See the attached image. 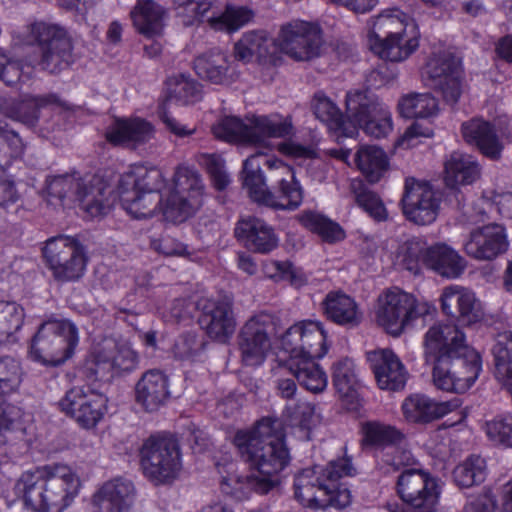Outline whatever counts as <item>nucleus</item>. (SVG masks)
<instances>
[{
  "label": "nucleus",
  "mask_w": 512,
  "mask_h": 512,
  "mask_svg": "<svg viewBox=\"0 0 512 512\" xmlns=\"http://www.w3.org/2000/svg\"><path fill=\"white\" fill-rule=\"evenodd\" d=\"M233 443L250 473L245 477H223L221 489L237 499L245 498L250 491L266 494L278 483V474L289 464L290 455L284 443L281 423L263 418L250 429L238 430Z\"/></svg>",
  "instance_id": "f257e3e1"
},
{
  "label": "nucleus",
  "mask_w": 512,
  "mask_h": 512,
  "mask_svg": "<svg viewBox=\"0 0 512 512\" xmlns=\"http://www.w3.org/2000/svg\"><path fill=\"white\" fill-rule=\"evenodd\" d=\"M122 207L135 219L152 217L160 209L173 222H183L204 204L205 184L201 174L188 166H178L173 175V188L165 198L137 190L119 188Z\"/></svg>",
  "instance_id": "f03ea898"
},
{
  "label": "nucleus",
  "mask_w": 512,
  "mask_h": 512,
  "mask_svg": "<svg viewBox=\"0 0 512 512\" xmlns=\"http://www.w3.org/2000/svg\"><path fill=\"white\" fill-rule=\"evenodd\" d=\"M243 184L251 199L276 210H295L303 201V189L291 166L261 153L243 164Z\"/></svg>",
  "instance_id": "7ed1b4c3"
},
{
  "label": "nucleus",
  "mask_w": 512,
  "mask_h": 512,
  "mask_svg": "<svg viewBox=\"0 0 512 512\" xmlns=\"http://www.w3.org/2000/svg\"><path fill=\"white\" fill-rule=\"evenodd\" d=\"M15 488L31 510L62 512L78 496L81 480L72 467L53 463L24 472Z\"/></svg>",
  "instance_id": "20e7f679"
},
{
  "label": "nucleus",
  "mask_w": 512,
  "mask_h": 512,
  "mask_svg": "<svg viewBox=\"0 0 512 512\" xmlns=\"http://www.w3.org/2000/svg\"><path fill=\"white\" fill-rule=\"evenodd\" d=\"M354 474L355 468L348 457L332 460L325 467L305 468L294 477V498L312 509L346 508L352 502V495L341 479Z\"/></svg>",
  "instance_id": "39448f33"
},
{
  "label": "nucleus",
  "mask_w": 512,
  "mask_h": 512,
  "mask_svg": "<svg viewBox=\"0 0 512 512\" xmlns=\"http://www.w3.org/2000/svg\"><path fill=\"white\" fill-rule=\"evenodd\" d=\"M47 191L50 196L60 200L77 201L81 210L91 218L106 215L112 207L110 187L95 175L52 176L47 179Z\"/></svg>",
  "instance_id": "423d86ee"
},
{
  "label": "nucleus",
  "mask_w": 512,
  "mask_h": 512,
  "mask_svg": "<svg viewBox=\"0 0 512 512\" xmlns=\"http://www.w3.org/2000/svg\"><path fill=\"white\" fill-rule=\"evenodd\" d=\"M22 40L28 45H37L39 57L36 66L44 72L59 74L74 62L71 39L57 25L32 23L22 33Z\"/></svg>",
  "instance_id": "0eeeda50"
},
{
  "label": "nucleus",
  "mask_w": 512,
  "mask_h": 512,
  "mask_svg": "<svg viewBox=\"0 0 512 512\" xmlns=\"http://www.w3.org/2000/svg\"><path fill=\"white\" fill-rule=\"evenodd\" d=\"M292 131L291 120L280 115L255 116L248 123L235 116H226L212 126V133L218 139L253 145H262L268 138L289 136Z\"/></svg>",
  "instance_id": "6e6552de"
},
{
  "label": "nucleus",
  "mask_w": 512,
  "mask_h": 512,
  "mask_svg": "<svg viewBox=\"0 0 512 512\" xmlns=\"http://www.w3.org/2000/svg\"><path fill=\"white\" fill-rule=\"evenodd\" d=\"M407 26V17L402 12L380 14L368 34L370 50L392 62L406 59L418 47L416 37H406Z\"/></svg>",
  "instance_id": "1a4fd4ad"
},
{
  "label": "nucleus",
  "mask_w": 512,
  "mask_h": 512,
  "mask_svg": "<svg viewBox=\"0 0 512 512\" xmlns=\"http://www.w3.org/2000/svg\"><path fill=\"white\" fill-rule=\"evenodd\" d=\"M78 330L66 319L43 322L30 346L31 358L44 365L58 366L71 357L78 344Z\"/></svg>",
  "instance_id": "9d476101"
},
{
  "label": "nucleus",
  "mask_w": 512,
  "mask_h": 512,
  "mask_svg": "<svg viewBox=\"0 0 512 512\" xmlns=\"http://www.w3.org/2000/svg\"><path fill=\"white\" fill-rule=\"evenodd\" d=\"M396 492L404 504L387 503L388 512H435L441 489L438 480L429 472L408 468L397 477Z\"/></svg>",
  "instance_id": "9b49d317"
},
{
  "label": "nucleus",
  "mask_w": 512,
  "mask_h": 512,
  "mask_svg": "<svg viewBox=\"0 0 512 512\" xmlns=\"http://www.w3.org/2000/svg\"><path fill=\"white\" fill-rule=\"evenodd\" d=\"M432 310L433 306L428 302L419 301L412 294L393 288L378 297L375 319L388 334L398 337L415 320L429 315Z\"/></svg>",
  "instance_id": "f8f14e48"
},
{
  "label": "nucleus",
  "mask_w": 512,
  "mask_h": 512,
  "mask_svg": "<svg viewBox=\"0 0 512 512\" xmlns=\"http://www.w3.org/2000/svg\"><path fill=\"white\" fill-rule=\"evenodd\" d=\"M140 464L144 475L154 484L171 483L182 468L177 441L167 436H150L140 449Z\"/></svg>",
  "instance_id": "ddd939ff"
},
{
  "label": "nucleus",
  "mask_w": 512,
  "mask_h": 512,
  "mask_svg": "<svg viewBox=\"0 0 512 512\" xmlns=\"http://www.w3.org/2000/svg\"><path fill=\"white\" fill-rule=\"evenodd\" d=\"M481 368L477 351L470 346L460 347L456 355L433 367V384L439 390L464 393L475 383Z\"/></svg>",
  "instance_id": "4468645a"
},
{
  "label": "nucleus",
  "mask_w": 512,
  "mask_h": 512,
  "mask_svg": "<svg viewBox=\"0 0 512 512\" xmlns=\"http://www.w3.org/2000/svg\"><path fill=\"white\" fill-rule=\"evenodd\" d=\"M43 256L58 282H74L85 273L87 258L83 245L69 236H56L46 241Z\"/></svg>",
  "instance_id": "2eb2a0df"
},
{
  "label": "nucleus",
  "mask_w": 512,
  "mask_h": 512,
  "mask_svg": "<svg viewBox=\"0 0 512 512\" xmlns=\"http://www.w3.org/2000/svg\"><path fill=\"white\" fill-rule=\"evenodd\" d=\"M346 107L354 122L352 134L356 125L375 138L386 137L393 129L392 115L388 107L369 90L349 92Z\"/></svg>",
  "instance_id": "dca6fc26"
},
{
  "label": "nucleus",
  "mask_w": 512,
  "mask_h": 512,
  "mask_svg": "<svg viewBox=\"0 0 512 512\" xmlns=\"http://www.w3.org/2000/svg\"><path fill=\"white\" fill-rule=\"evenodd\" d=\"M139 364V355L127 342L106 341L87 359L84 372L92 380H105L131 372Z\"/></svg>",
  "instance_id": "f3484780"
},
{
  "label": "nucleus",
  "mask_w": 512,
  "mask_h": 512,
  "mask_svg": "<svg viewBox=\"0 0 512 512\" xmlns=\"http://www.w3.org/2000/svg\"><path fill=\"white\" fill-rule=\"evenodd\" d=\"M275 45L281 53L294 61H310L321 53V28L304 20L289 21L280 27Z\"/></svg>",
  "instance_id": "a211bd4d"
},
{
  "label": "nucleus",
  "mask_w": 512,
  "mask_h": 512,
  "mask_svg": "<svg viewBox=\"0 0 512 512\" xmlns=\"http://www.w3.org/2000/svg\"><path fill=\"white\" fill-rule=\"evenodd\" d=\"M274 332L273 317L259 313L246 321L238 335L242 362L247 366L260 365L271 348Z\"/></svg>",
  "instance_id": "6ab92c4d"
},
{
  "label": "nucleus",
  "mask_w": 512,
  "mask_h": 512,
  "mask_svg": "<svg viewBox=\"0 0 512 512\" xmlns=\"http://www.w3.org/2000/svg\"><path fill=\"white\" fill-rule=\"evenodd\" d=\"M401 203L409 221L417 225H429L438 216L441 197L429 183L408 179Z\"/></svg>",
  "instance_id": "aec40b11"
},
{
  "label": "nucleus",
  "mask_w": 512,
  "mask_h": 512,
  "mask_svg": "<svg viewBox=\"0 0 512 512\" xmlns=\"http://www.w3.org/2000/svg\"><path fill=\"white\" fill-rule=\"evenodd\" d=\"M282 346L289 357L322 358L327 352L326 332L320 322L303 321L286 331Z\"/></svg>",
  "instance_id": "412c9836"
},
{
  "label": "nucleus",
  "mask_w": 512,
  "mask_h": 512,
  "mask_svg": "<svg viewBox=\"0 0 512 512\" xmlns=\"http://www.w3.org/2000/svg\"><path fill=\"white\" fill-rule=\"evenodd\" d=\"M107 398L91 389L74 387L59 401L62 412L71 416L84 428H93L102 419Z\"/></svg>",
  "instance_id": "4be33fe9"
},
{
  "label": "nucleus",
  "mask_w": 512,
  "mask_h": 512,
  "mask_svg": "<svg viewBox=\"0 0 512 512\" xmlns=\"http://www.w3.org/2000/svg\"><path fill=\"white\" fill-rule=\"evenodd\" d=\"M424 358L427 364L436 367L457 354V349L467 347L464 334L455 325L436 323L424 335Z\"/></svg>",
  "instance_id": "5701e85b"
},
{
  "label": "nucleus",
  "mask_w": 512,
  "mask_h": 512,
  "mask_svg": "<svg viewBox=\"0 0 512 512\" xmlns=\"http://www.w3.org/2000/svg\"><path fill=\"white\" fill-rule=\"evenodd\" d=\"M509 242L505 228L496 223L473 229L463 244L465 253L482 261H490L505 253Z\"/></svg>",
  "instance_id": "b1692460"
},
{
  "label": "nucleus",
  "mask_w": 512,
  "mask_h": 512,
  "mask_svg": "<svg viewBox=\"0 0 512 512\" xmlns=\"http://www.w3.org/2000/svg\"><path fill=\"white\" fill-rule=\"evenodd\" d=\"M429 85L440 91L446 102L454 104L461 95V68L449 54L435 55L427 63Z\"/></svg>",
  "instance_id": "393cba45"
},
{
  "label": "nucleus",
  "mask_w": 512,
  "mask_h": 512,
  "mask_svg": "<svg viewBox=\"0 0 512 512\" xmlns=\"http://www.w3.org/2000/svg\"><path fill=\"white\" fill-rule=\"evenodd\" d=\"M440 302L442 312L461 325L475 324L483 317L479 300L468 288L458 285L447 286L442 290Z\"/></svg>",
  "instance_id": "a878e982"
},
{
  "label": "nucleus",
  "mask_w": 512,
  "mask_h": 512,
  "mask_svg": "<svg viewBox=\"0 0 512 512\" xmlns=\"http://www.w3.org/2000/svg\"><path fill=\"white\" fill-rule=\"evenodd\" d=\"M367 360L377 385L382 390H402L408 373L399 357L390 349H378L367 353Z\"/></svg>",
  "instance_id": "bb28decb"
},
{
  "label": "nucleus",
  "mask_w": 512,
  "mask_h": 512,
  "mask_svg": "<svg viewBox=\"0 0 512 512\" xmlns=\"http://www.w3.org/2000/svg\"><path fill=\"white\" fill-rule=\"evenodd\" d=\"M135 498L133 483L117 477L105 482L93 495L94 512H128Z\"/></svg>",
  "instance_id": "cd10ccee"
},
{
  "label": "nucleus",
  "mask_w": 512,
  "mask_h": 512,
  "mask_svg": "<svg viewBox=\"0 0 512 512\" xmlns=\"http://www.w3.org/2000/svg\"><path fill=\"white\" fill-rule=\"evenodd\" d=\"M200 323L210 338L225 343L236 328L232 302L228 299L207 301Z\"/></svg>",
  "instance_id": "c85d7f7f"
},
{
  "label": "nucleus",
  "mask_w": 512,
  "mask_h": 512,
  "mask_svg": "<svg viewBox=\"0 0 512 512\" xmlns=\"http://www.w3.org/2000/svg\"><path fill=\"white\" fill-rule=\"evenodd\" d=\"M155 135L154 126L142 118L116 119L106 130V140L115 145L135 149Z\"/></svg>",
  "instance_id": "c756f323"
},
{
  "label": "nucleus",
  "mask_w": 512,
  "mask_h": 512,
  "mask_svg": "<svg viewBox=\"0 0 512 512\" xmlns=\"http://www.w3.org/2000/svg\"><path fill=\"white\" fill-rule=\"evenodd\" d=\"M459 406L460 401L457 398L436 401L423 394H412L404 399L401 409L407 421L429 423L456 410Z\"/></svg>",
  "instance_id": "7c9ffc66"
},
{
  "label": "nucleus",
  "mask_w": 512,
  "mask_h": 512,
  "mask_svg": "<svg viewBox=\"0 0 512 512\" xmlns=\"http://www.w3.org/2000/svg\"><path fill=\"white\" fill-rule=\"evenodd\" d=\"M135 396L146 411L158 410L170 398L168 376L158 369L146 371L136 383Z\"/></svg>",
  "instance_id": "2f4dec72"
},
{
  "label": "nucleus",
  "mask_w": 512,
  "mask_h": 512,
  "mask_svg": "<svg viewBox=\"0 0 512 512\" xmlns=\"http://www.w3.org/2000/svg\"><path fill=\"white\" fill-rule=\"evenodd\" d=\"M194 70L203 80L216 85L230 83L235 75V69L227 52L210 49L194 60Z\"/></svg>",
  "instance_id": "473e14b6"
},
{
  "label": "nucleus",
  "mask_w": 512,
  "mask_h": 512,
  "mask_svg": "<svg viewBox=\"0 0 512 512\" xmlns=\"http://www.w3.org/2000/svg\"><path fill=\"white\" fill-rule=\"evenodd\" d=\"M465 141L475 145L480 152L491 160H499L503 144L496 134V126L481 118H474L462 124Z\"/></svg>",
  "instance_id": "72a5a7b5"
},
{
  "label": "nucleus",
  "mask_w": 512,
  "mask_h": 512,
  "mask_svg": "<svg viewBox=\"0 0 512 512\" xmlns=\"http://www.w3.org/2000/svg\"><path fill=\"white\" fill-rule=\"evenodd\" d=\"M362 448L372 452L374 459L380 451H389L394 444L403 443L405 436L395 426L380 421H366L360 427Z\"/></svg>",
  "instance_id": "f704fd0d"
},
{
  "label": "nucleus",
  "mask_w": 512,
  "mask_h": 512,
  "mask_svg": "<svg viewBox=\"0 0 512 512\" xmlns=\"http://www.w3.org/2000/svg\"><path fill=\"white\" fill-rule=\"evenodd\" d=\"M235 235L247 248L259 253H268L278 244L273 228L256 217L240 220Z\"/></svg>",
  "instance_id": "c9c22d12"
},
{
  "label": "nucleus",
  "mask_w": 512,
  "mask_h": 512,
  "mask_svg": "<svg viewBox=\"0 0 512 512\" xmlns=\"http://www.w3.org/2000/svg\"><path fill=\"white\" fill-rule=\"evenodd\" d=\"M20 366L10 357L0 358V401L20 384ZM14 407L0 404V444L5 443L4 433L12 428Z\"/></svg>",
  "instance_id": "e433bc0d"
},
{
  "label": "nucleus",
  "mask_w": 512,
  "mask_h": 512,
  "mask_svg": "<svg viewBox=\"0 0 512 512\" xmlns=\"http://www.w3.org/2000/svg\"><path fill=\"white\" fill-rule=\"evenodd\" d=\"M118 188H130L149 194H158L165 198L168 190L173 188V183L167 184L161 170L140 166L124 173L119 180Z\"/></svg>",
  "instance_id": "4c0bfd02"
},
{
  "label": "nucleus",
  "mask_w": 512,
  "mask_h": 512,
  "mask_svg": "<svg viewBox=\"0 0 512 512\" xmlns=\"http://www.w3.org/2000/svg\"><path fill=\"white\" fill-rule=\"evenodd\" d=\"M481 174V168L473 156L453 152L444 163V181L450 188L460 185H470Z\"/></svg>",
  "instance_id": "58836bf2"
},
{
  "label": "nucleus",
  "mask_w": 512,
  "mask_h": 512,
  "mask_svg": "<svg viewBox=\"0 0 512 512\" xmlns=\"http://www.w3.org/2000/svg\"><path fill=\"white\" fill-rule=\"evenodd\" d=\"M323 307L327 318L339 325L355 327L362 321L363 314L357 303L343 292H329Z\"/></svg>",
  "instance_id": "ea45409f"
},
{
  "label": "nucleus",
  "mask_w": 512,
  "mask_h": 512,
  "mask_svg": "<svg viewBox=\"0 0 512 512\" xmlns=\"http://www.w3.org/2000/svg\"><path fill=\"white\" fill-rule=\"evenodd\" d=\"M425 265L443 277L454 279L464 272L466 262L453 248L436 244L427 249Z\"/></svg>",
  "instance_id": "a19ab883"
},
{
  "label": "nucleus",
  "mask_w": 512,
  "mask_h": 512,
  "mask_svg": "<svg viewBox=\"0 0 512 512\" xmlns=\"http://www.w3.org/2000/svg\"><path fill=\"white\" fill-rule=\"evenodd\" d=\"M316 359L289 357L287 367L301 386L310 392L320 393L327 387L328 377L320 365L315 362Z\"/></svg>",
  "instance_id": "79ce46f5"
},
{
  "label": "nucleus",
  "mask_w": 512,
  "mask_h": 512,
  "mask_svg": "<svg viewBox=\"0 0 512 512\" xmlns=\"http://www.w3.org/2000/svg\"><path fill=\"white\" fill-rule=\"evenodd\" d=\"M273 40L266 31H251L242 35L234 45L237 60L249 63L266 58L271 53Z\"/></svg>",
  "instance_id": "37998d69"
},
{
  "label": "nucleus",
  "mask_w": 512,
  "mask_h": 512,
  "mask_svg": "<svg viewBox=\"0 0 512 512\" xmlns=\"http://www.w3.org/2000/svg\"><path fill=\"white\" fill-rule=\"evenodd\" d=\"M130 14L134 26L140 33L147 36L161 33L165 10L153 0H138Z\"/></svg>",
  "instance_id": "c03bdc74"
},
{
  "label": "nucleus",
  "mask_w": 512,
  "mask_h": 512,
  "mask_svg": "<svg viewBox=\"0 0 512 512\" xmlns=\"http://www.w3.org/2000/svg\"><path fill=\"white\" fill-rule=\"evenodd\" d=\"M495 376L512 395V331L497 334L492 347Z\"/></svg>",
  "instance_id": "a18cd8bd"
},
{
  "label": "nucleus",
  "mask_w": 512,
  "mask_h": 512,
  "mask_svg": "<svg viewBox=\"0 0 512 512\" xmlns=\"http://www.w3.org/2000/svg\"><path fill=\"white\" fill-rule=\"evenodd\" d=\"M398 111L405 118H431L439 111L437 99L429 92L408 93L403 95L397 104Z\"/></svg>",
  "instance_id": "49530a36"
},
{
  "label": "nucleus",
  "mask_w": 512,
  "mask_h": 512,
  "mask_svg": "<svg viewBox=\"0 0 512 512\" xmlns=\"http://www.w3.org/2000/svg\"><path fill=\"white\" fill-rule=\"evenodd\" d=\"M355 161L360 171L371 183L378 182L388 167L385 152L373 145L362 146L355 155Z\"/></svg>",
  "instance_id": "de8ad7c7"
},
{
  "label": "nucleus",
  "mask_w": 512,
  "mask_h": 512,
  "mask_svg": "<svg viewBox=\"0 0 512 512\" xmlns=\"http://www.w3.org/2000/svg\"><path fill=\"white\" fill-rule=\"evenodd\" d=\"M333 384L339 396L355 407L358 401L357 379L354 371V363L350 359H342L335 363L333 368Z\"/></svg>",
  "instance_id": "09e8293b"
},
{
  "label": "nucleus",
  "mask_w": 512,
  "mask_h": 512,
  "mask_svg": "<svg viewBox=\"0 0 512 512\" xmlns=\"http://www.w3.org/2000/svg\"><path fill=\"white\" fill-rule=\"evenodd\" d=\"M217 0H175L177 15L185 26H192L216 16Z\"/></svg>",
  "instance_id": "8fccbe9b"
},
{
  "label": "nucleus",
  "mask_w": 512,
  "mask_h": 512,
  "mask_svg": "<svg viewBox=\"0 0 512 512\" xmlns=\"http://www.w3.org/2000/svg\"><path fill=\"white\" fill-rule=\"evenodd\" d=\"M312 107L315 116L329 129L342 131L345 135L352 136V131L346 128L344 116L338 106L322 92L314 95Z\"/></svg>",
  "instance_id": "3c124183"
},
{
  "label": "nucleus",
  "mask_w": 512,
  "mask_h": 512,
  "mask_svg": "<svg viewBox=\"0 0 512 512\" xmlns=\"http://www.w3.org/2000/svg\"><path fill=\"white\" fill-rule=\"evenodd\" d=\"M253 12L245 7L227 6L216 16L208 18L209 26L216 31L233 33L248 24Z\"/></svg>",
  "instance_id": "603ef678"
},
{
  "label": "nucleus",
  "mask_w": 512,
  "mask_h": 512,
  "mask_svg": "<svg viewBox=\"0 0 512 512\" xmlns=\"http://www.w3.org/2000/svg\"><path fill=\"white\" fill-rule=\"evenodd\" d=\"M459 487L469 488L482 483L486 477V462L480 456H471L459 464L453 472Z\"/></svg>",
  "instance_id": "864d4df0"
},
{
  "label": "nucleus",
  "mask_w": 512,
  "mask_h": 512,
  "mask_svg": "<svg viewBox=\"0 0 512 512\" xmlns=\"http://www.w3.org/2000/svg\"><path fill=\"white\" fill-rule=\"evenodd\" d=\"M429 247L418 238L405 241L398 249V264L414 274L420 271L421 264H425L426 251Z\"/></svg>",
  "instance_id": "5fc2aeb1"
},
{
  "label": "nucleus",
  "mask_w": 512,
  "mask_h": 512,
  "mask_svg": "<svg viewBox=\"0 0 512 512\" xmlns=\"http://www.w3.org/2000/svg\"><path fill=\"white\" fill-rule=\"evenodd\" d=\"M302 224L319 234L327 242H336L344 238L342 228L321 214L306 212L301 216Z\"/></svg>",
  "instance_id": "6e6d98bb"
},
{
  "label": "nucleus",
  "mask_w": 512,
  "mask_h": 512,
  "mask_svg": "<svg viewBox=\"0 0 512 512\" xmlns=\"http://www.w3.org/2000/svg\"><path fill=\"white\" fill-rule=\"evenodd\" d=\"M485 432L494 445L512 448V415L501 414L487 421Z\"/></svg>",
  "instance_id": "4d7b16f0"
},
{
  "label": "nucleus",
  "mask_w": 512,
  "mask_h": 512,
  "mask_svg": "<svg viewBox=\"0 0 512 512\" xmlns=\"http://www.w3.org/2000/svg\"><path fill=\"white\" fill-rule=\"evenodd\" d=\"M24 322V309L14 302L0 303V338L10 337L20 330Z\"/></svg>",
  "instance_id": "13d9d810"
},
{
  "label": "nucleus",
  "mask_w": 512,
  "mask_h": 512,
  "mask_svg": "<svg viewBox=\"0 0 512 512\" xmlns=\"http://www.w3.org/2000/svg\"><path fill=\"white\" fill-rule=\"evenodd\" d=\"M357 204L375 221L381 222L388 218V211L381 198L373 191L361 189L355 192Z\"/></svg>",
  "instance_id": "bf43d9fd"
},
{
  "label": "nucleus",
  "mask_w": 512,
  "mask_h": 512,
  "mask_svg": "<svg viewBox=\"0 0 512 512\" xmlns=\"http://www.w3.org/2000/svg\"><path fill=\"white\" fill-rule=\"evenodd\" d=\"M285 415L293 425L309 429L315 423V406L306 401L297 400L287 403L284 410Z\"/></svg>",
  "instance_id": "052dcab7"
},
{
  "label": "nucleus",
  "mask_w": 512,
  "mask_h": 512,
  "mask_svg": "<svg viewBox=\"0 0 512 512\" xmlns=\"http://www.w3.org/2000/svg\"><path fill=\"white\" fill-rule=\"evenodd\" d=\"M25 144L20 136L13 130H9L6 123L0 122V154H7L11 158H17L24 153Z\"/></svg>",
  "instance_id": "680f3d73"
},
{
  "label": "nucleus",
  "mask_w": 512,
  "mask_h": 512,
  "mask_svg": "<svg viewBox=\"0 0 512 512\" xmlns=\"http://www.w3.org/2000/svg\"><path fill=\"white\" fill-rule=\"evenodd\" d=\"M172 95L184 104L196 102L200 99L199 85L195 80L182 75L176 80Z\"/></svg>",
  "instance_id": "e2e57ef3"
},
{
  "label": "nucleus",
  "mask_w": 512,
  "mask_h": 512,
  "mask_svg": "<svg viewBox=\"0 0 512 512\" xmlns=\"http://www.w3.org/2000/svg\"><path fill=\"white\" fill-rule=\"evenodd\" d=\"M205 166L212 183L217 190H224L230 183L228 174L225 171L224 160L215 154L205 157Z\"/></svg>",
  "instance_id": "0e129e2a"
},
{
  "label": "nucleus",
  "mask_w": 512,
  "mask_h": 512,
  "mask_svg": "<svg viewBox=\"0 0 512 512\" xmlns=\"http://www.w3.org/2000/svg\"><path fill=\"white\" fill-rule=\"evenodd\" d=\"M158 115L166 130L178 138L189 137L196 132V127H189L181 123L166 109L165 105L160 108Z\"/></svg>",
  "instance_id": "69168bd1"
},
{
  "label": "nucleus",
  "mask_w": 512,
  "mask_h": 512,
  "mask_svg": "<svg viewBox=\"0 0 512 512\" xmlns=\"http://www.w3.org/2000/svg\"><path fill=\"white\" fill-rule=\"evenodd\" d=\"M201 343L194 334H184L174 343L172 352L175 358L186 360L192 358L200 349Z\"/></svg>",
  "instance_id": "338daca9"
},
{
  "label": "nucleus",
  "mask_w": 512,
  "mask_h": 512,
  "mask_svg": "<svg viewBox=\"0 0 512 512\" xmlns=\"http://www.w3.org/2000/svg\"><path fill=\"white\" fill-rule=\"evenodd\" d=\"M489 197L490 191L484 192L483 197L474 206H463V216L466 217L467 223L478 224L486 219V215L494 206L493 202L491 201V199H489Z\"/></svg>",
  "instance_id": "774afa93"
}]
</instances>
